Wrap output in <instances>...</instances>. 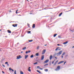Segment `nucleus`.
Instances as JSON below:
<instances>
[{"instance_id":"nucleus-51","label":"nucleus","mask_w":74,"mask_h":74,"mask_svg":"<svg viewBox=\"0 0 74 74\" xmlns=\"http://www.w3.org/2000/svg\"><path fill=\"white\" fill-rule=\"evenodd\" d=\"M45 46H47V45H45Z\"/></svg>"},{"instance_id":"nucleus-53","label":"nucleus","mask_w":74,"mask_h":74,"mask_svg":"<svg viewBox=\"0 0 74 74\" xmlns=\"http://www.w3.org/2000/svg\"><path fill=\"white\" fill-rule=\"evenodd\" d=\"M59 51H60V49H58Z\"/></svg>"},{"instance_id":"nucleus-31","label":"nucleus","mask_w":74,"mask_h":74,"mask_svg":"<svg viewBox=\"0 0 74 74\" xmlns=\"http://www.w3.org/2000/svg\"><path fill=\"white\" fill-rule=\"evenodd\" d=\"M29 71H31V70L30 69H28V70Z\"/></svg>"},{"instance_id":"nucleus-32","label":"nucleus","mask_w":74,"mask_h":74,"mask_svg":"<svg viewBox=\"0 0 74 74\" xmlns=\"http://www.w3.org/2000/svg\"><path fill=\"white\" fill-rule=\"evenodd\" d=\"M14 74H16V70H15L14 71Z\"/></svg>"},{"instance_id":"nucleus-3","label":"nucleus","mask_w":74,"mask_h":74,"mask_svg":"<svg viewBox=\"0 0 74 74\" xmlns=\"http://www.w3.org/2000/svg\"><path fill=\"white\" fill-rule=\"evenodd\" d=\"M21 58H22V57H21V56H17V58H16V59H21Z\"/></svg>"},{"instance_id":"nucleus-38","label":"nucleus","mask_w":74,"mask_h":74,"mask_svg":"<svg viewBox=\"0 0 74 74\" xmlns=\"http://www.w3.org/2000/svg\"><path fill=\"white\" fill-rule=\"evenodd\" d=\"M57 45L58 46H59V45H60V44H58Z\"/></svg>"},{"instance_id":"nucleus-50","label":"nucleus","mask_w":74,"mask_h":74,"mask_svg":"<svg viewBox=\"0 0 74 74\" xmlns=\"http://www.w3.org/2000/svg\"><path fill=\"white\" fill-rule=\"evenodd\" d=\"M1 30H2V29H0V31H1Z\"/></svg>"},{"instance_id":"nucleus-8","label":"nucleus","mask_w":74,"mask_h":74,"mask_svg":"<svg viewBox=\"0 0 74 74\" xmlns=\"http://www.w3.org/2000/svg\"><path fill=\"white\" fill-rule=\"evenodd\" d=\"M63 62H64V61H60L58 63V64H61V63H63Z\"/></svg>"},{"instance_id":"nucleus-25","label":"nucleus","mask_w":74,"mask_h":74,"mask_svg":"<svg viewBox=\"0 0 74 74\" xmlns=\"http://www.w3.org/2000/svg\"><path fill=\"white\" fill-rule=\"evenodd\" d=\"M65 55V52H64L63 53V54H62V55Z\"/></svg>"},{"instance_id":"nucleus-15","label":"nucleus","mask_w":74,"mask_h":74,"mask_svg":"<svg viewBox=\"0 0 74 74\" xmlns=\"http://www.w3.org/2000/svg\"><path fill=\"white\" fill-rule=\"evenodd\" d=\"M8 32L9 33H11V32L10 31V30H8Z\"/></svg>"},{"instance_id":"nucleus-54","label":"nucleus","mask_w":74,"mask_h":74,"mask_svg":"<svg viewBox=\"0 0 74 74\" xmlns=\"http://www.w3.org/2000/svg\"><path fill=\"white\" fill-rule=\"evenodd\" d=\"M23 52H22V51L21 52V53H23Z\"/></svg>"},{"instance_id":"nucleus-46","label":"nucleus","mask_w":74,"mask_h":74,"mask_svg":"<svg viewBox=\"0 0 74 74\" xmlns=\"http://www.w3.org/2000/svg\"><path fill=\"white\" fill-rule=\"evenodd\" d=\"M7 64L8 66H9V64Z\"/></svg>"},{"instance_id":"nucleus-45","label":"nucleus","mask_w":74,"mask_h":74,"mask_svg":"<svg viewBox=\"0 0 74 74\" xmlns=\"http://www.w3.org/2000/svg\"><path fill=\"white\" fill-rule=\"evenodd\" d=\"M31 67H29V69H31Z\"/></svg>"},{"instance_id":"nucleus-48","label":"nucleus","mask_w":74,"mask_h":74,"mask_svg":"<svg viewBox=\"0 0 74 74\" xmlns=\"http://www.w3.org/2000/svg\"><path fill=\"white\" fill-rule=\"evenodd\" d=\"M58 37H59V38H60V36H58Z\"/></svg>"},{"instance_id":"nucleus-24","label":"nucleus","mask_w":74,"mask_h":74,"mask_svg":"<svg viewBox=\"0 0 74 74\" xmlns=\"http://www.w3.org/2000/svg\"><path fill=\"white\" fill-rule=\"evenodd\" d=\"M37 71L38 72V73H40V74H41V72H40L38 70H37Z\"/></svg>"},{"instance_id":"nucleus-36","label":"nucleus","mask_w":74,"mask_h":74,"mask_svg":"<svg viewBox=\"0 0 74 74\" xmlns=\"http://www.w3.org/2000/svg\"><path fill=\"white\" fill-rule=\"evenodd\" d=\"M31 52V51L29 50L28 52V53H29V52Z\"/></svg>"},{"instance_id":"nucleus-58","label":"nucleus","mask_w":74,"mask_h":74,"mask_svg":"<svg viewBox=\"0 0 74 74\" xmlns=\"http://www.w3.org/2000/svg\"><path fill=\"white\" fill-rule=\"evenodd\" d=\"M44 10H45V8L44 9Z\"/></svg>"},{"instance_id":"nucleus-37","label":"nucleus","mask_w":74,"mask_h":74,"mask_svg":"<svg viewBox=\"0 0 74 74\" xmlns=\"http://www.w3.org/2000/svg\"><path fill=\"white\" fill-rule=\"evenodd\" d=\"M5 64H8V62H5Z\"/></svg>"},{"instance_id":"nucleus-28","label":"nucleus","mask_w":74,"mask_h":74,"mask_svg":"<svg viewBox=\"0 0 74 74\" xmlns=\"http://www.w3.org/2000/svg\"><path fill=\"white\" fill-rule=\"evenodd\" d=\"M45 71H47H47H48V70L47 69H45Z\"/></svg>"},{"instance_id":"nucleus-19","label":"nucleus","mask_w":74,"mask_h":74,"mask_svg":"<svg viewBox=\"0 0 74 74\" xmlns=\"http://www.w3.org/2000/svg\"><path fill=\"white\" fill-rule=\"evenodd\" d=\"M59 47H57L56 48V51H57V50H58V49H59Z\"/></svg>"},{"instance_id":"nucleus-14","label":"nucleus","mask_w":74,"mask_h":74,"mask_svg":"<svg viewBox=\"0 0 74 74\" xmlns=\"http://www.w3.org/2000/svg\"><path fill=\"white\" fill-rule=\"evenodd\" d=\"M32 28H34L35 27V24H33L32 25Z\"/></svg>"},{"instance_id":"nucleus-17","label":"nucleus","mask_w":74,"mask_h":74,"mask_svg":"<svg viewBox=\"0 0 74 74\" xmlns=\"http://www.w3.org/2000/svg\"><path fill=\"white\" fill-rule=\"evenodd\" d=\"M62 14H63V13L62 12H61V13H60L59 14V16H61V15H62Z\"/></svg>"},{"instance_id":"nucleus-43","label":"nucleus","mask_w":74,"mask_h":74,"mask_svg":"<svg viewBox=\"0 0 74 74\" xmlns=\"http://www.w3.org/2000/svg\"><path fill=\"white\" fill-rule=\"evenodd\" d=\"M11 70H12V71H14V70L12 69H11Z\"/></svg>"},{"instance_id":"nucleus-16","label":"nucleus","mask_w":74,"mask_h":74,"mask_svg":"<svg viewBox=\"0 0 74 74\" xmlns=\"http://www.w3.org/2000/svg\"><path fill=\"white\" fill-rule=\"evenodd\" d=\"M33 57H34V56L33 55H32L30 56L31 58H33Z\"/></svg>"},{"instance_id":"nucleus-29","label":"nucleus","mask_w":74,"mask_h":74,"mask_svg":"<svg viewBox=\"0 0 74 74\" xmlns=\"http://www.w3.org/2000/svg\"><path fill=\"white\" fill-rule=\"evenodd\" d=\"M31 32V31H28V33H30Z\"/></svg>"},{"instance_id":"nucleus-4","label":"nucleus","mask_w":74,"mask_h":74,"mask_svg":"<svg viewBox=\"0 0 74 74\" xmlns=\"http://www.w3.org/2000/svg\"><path fill=\"white\" fill-rule=\"evenodd\" d=\"M46 51V50L44 49L42 51V55H43V54H44Z\"/></svg>"},{"instance_id":"nucleus-39","label":"nucleus","mask_w":74,"mask_h":74,"mask_svg":"<svg viewBox=\"0 0 74 74\" xmlns=\"http://www.w3.org/2000/svg\"><path fill=\"white\" fill-rule=\"evenodd\" d=\"M66 63V62H65L64 64H64H65V63Z\"/></svg>"},{"instance_id":"nucleus-44","label":"nucleus","mask_w":74,"mask_h":74,"mask_svg":"<svg viewBox=\"0 0 74 74\" xmlns=\"http://www.w3.org/2000/svg\"><path fill=\"white\" fill-rule=\"evenodd\" d=\"M2 72L3 73H4V72L3 71H2Z\"/></svg>"},{"instance_id":"nucleus-33","label":"nucleus","mask_w":74,"mask_h":74,"mask_svg":"<svg viewBox=\"0 0 74 74\" xmlns=\"http://www.w3.org/2000/svg\"><path fill=\"white\" fill-rule=\"evenodd\" d=\"M9 70L10 71H11V68H9Z\"/></svg>"},{"instance_id":"nucleus-13","label":"nucleus","mask_w":74,"mask_h":74,"mask_svg":"<svg viewBox=\"0 0 74 74\" xmlns=\"http://www.w3.org/2000/svg\"><path fill=\"white\" fill-rule=\"evenodd\" d=\"M68 43V41H66L65 42H64L63 43V44H66L67 43Z\"/></svg>"},{"instance_id":"nucleus-49","label":"nucleus","mask_w":74,"mask_h":74,"mask_svg":"<svg viewBox=\"0 0 74 74\" xmlns=\"http://www.w3.org/2000/svg\"><path fill=\"white\" fill-rule=\"evenodd\" d=\"M40 69V70H42V68H40V69Z\"/></svg>"},{"instance_id":"nucleus-1","label":"nucleus","mask_w":74,"mask_h":74,"mask_svg":"<svg viewBox=\"0 0 74 74\" xmlns=\"http://www.w3.org/2000/svg\"><path fill=\"white\" fill-rule=\"evenodd\" d=\"M60 68V66H58L57 68L55 69L56 71H58V70H59Z\"/></svg>"},{"instance_id":"nucleus-22","label":"nucleus","mask_w":74,"mask_h":74,"mask_svg":"<svg viewBox=\"0 0 74 74\" xmlns=\"http://www.w3.org/2000/svg\"><path fill=\"white\" fill-rule=\"evenodd\" d=\"M29 42H32L33 41V40H29Z\"/></svg>"},{"instance_id":"nucleus-60","label":"nucleus","mask_w":74,"mask_h":74,"mask_svg":"<svg viewBox=\"0 0 74 74\" xmlns=\"http://www.w3.org/2000/svg\"><path fill=\"white\" fill-rule=\"evenodd\" d=\"M27 1H29V0H27Z\"/></svg>"},{"instance_id":"nucleus-6","label":"nucleus","mask_w":74,"mask_h":74,"mask_svg":"<svg viewBox=\"0 0 74 74\" xmlns=\"http://www.w3.org/2000/svg\"><path fill=\"white\" fill-rule=\"evenodd\" d=\"M48 62H49V60H47L44 62V63H48Z\"/></svg>"},{"instance_id":"nucleus-11","label":"nucleus","mask_w":74,"mask_h":74,"mask_svg":"<svg viewBox=\"0 0 74 74\" xmlns=\"http://www.w3.org/2000/svg\"><path fill=\"white\" fill-rule=\"evenodd\" d=\"M28 57V55H26L25 56V59H26Z\"/></svg>"},{"instance_id":"nucleus-23","label":"nucleus","mask_w":74,"mask_h":74,"mask_svg":"<svg viewBox=\"0 0 74 74\" xmlns=\"http://www.w3.org/2000/svg\"><path fill=\"white\" fill-rule=\"evenodd\" d=\"M48 64H46L45 65H44V66H48Z\"/></svg>"},{"instance_id":"nucleus-21","label":"nucleus","mask_w":74,"mask_h":74,"mask_svg":"<svg viewBox=\"0 0 74 74\" xmlns=\"http://www.w3.org/2000/svg\"><path fill=\"white\" fill-rule=\"evenodd\" d=\"M38 55H39L38 53H36V56H38Z\"/></svg>"},{"instance_id":"nucleus-7","label":"nucleus","mask_w":74,"mask_h":74,"mask_svg":"<svg viewBox=\"0 0 74 74\" xmlns=\"http://www.w3.org/2000/svg\"><path fill=\"white\" fill-rule=\"evenodd\" d=\"M17 25H18L17 24H13L12 25V26L13 27H17Z\"/></svg>"},{"instance_id":"nucleus-55","label":"nucleus","mask_w":74,"mask_h":74,"mask_svg":"<svg viewBox=\"0 0 74 74\" xmlns=\"http://www.w3.org/2000/svg\"><path fill=\"white\" fill-rule=\"evenodd\" d=\"M30 14H32V13H30Z\"/></svg>"},{"instance_id":"nucleus-34","label":"nucleus","mask_w":74,"mask_h":74,"mask_svg":"<svg viewBox=\"0 0 74 74\" xmlns=\"http://www.w3.org/2000/svg\"><path fill=\"white\" fill-rule=\"evenodd\" d=\"M2 66L4 67H5V66L4 64H2Z\"/></svg>"},{"instance_id":"nucleus-20","label":"nucleus","mask_w":74,"mask_h":74,"mask_svg":"<svg viewBox=\"0 0 74 74\" xmlns=\"http://www.w3.org/2000/svg\"><path fill=\"white\" fill-rule=\"evenodd\" d=\"M56 35H57V34H55L53 36L54 37H56Z\"/></svg>"},{"instance_id":"nucleus-63","label":"nucleus","mask_w":74,"mask_h":74,"mask_svg":"<svg viewBox=\"0 0 74 74\" xmlns=\"http://www.w3.org/2000/svg\"><path fill=\"white\" fill-rule=\"evenodd\" d=\"M1 1V0H0Z\"/></svg>"},{"instance_id":"nucleus-18","label":"nucleus","mask_w":74,"mask_h":74,"mask_svg":"<svg viewBox=\"0 0 74 74\" xmlns=\"http://www.w3.org/2000/svg\"><path fill=\"white\" fill-rule=\"evenodd\" d=\"M20 74H23V72H22V71H21L20 72Z\"/></svg>"},{"instance_id":"nucleus-9","label":"nucleus","mask_w":74,"mask_h":74,"mask_svg":"<svg viewBox=\"0 0 74 74\" xmlns=\"http://www.w3.org/2000/svg\"><path fill=\"white\" fill-rule=\"evenodd\" d=\"M58 62V60H57L56 62L53 65L55 66L56 64H57V63Z\"/></svg>"},{"instance_id":"nucleus-40","label":"nucleus","mask_w":74,"mask_h":74,"mask_svg":"<svg viewBox=\"0 0 74 74\" xmlns=\"http://www.w3.org/2000/svg\"><path fill=\"white\" fill-rule=\"evenodd\" d=\"M28 53V51H26V53Z\"/></svg>"},{"instance_id":"nucleus-62","label":"nucleus","mask_w":74,"mask_h":74,"mask_svg":"<svg viewBox=\"0 0 74 74\" xmlns=\"http://www.w3.org/2000/svg\"><path fill=\"white\" fill-rule=\"evenodd\" d=\"M55 58H56V57H55Z\"/></svg>"},{"instance_id":"nucleus-26","label":"nucleus","mask_w":74,"mask_h":74,"mask_svg":"<svg viewBox=\"0 0 74 74\" xmlns=\"http://www.w3.org/2000/svg\"><path fill=\"white\" fill-rule=\"evenodd\" d=\"M39 46H38L37 48V49H39Z\"/></svg>"},{"instance_id":"nucleus-57","label":"nucleus","mask_w":74,"mask_h":74,"mask_svg":"<svg viewBox=\"0 0 74 74\" xmlns=\"http://www.w3.org/2000/svg\"><path fill=\"white\" fill-rule=\"evenodd\" d=\"M16 11H18V10H17Z\"/></svg>"},{"instance_id":"nucleus-41","label":"nucleus","mask_w":74,"mask_h":74,"mask_svg":"<svg viewBox=\"0 0 74 74\" xmlns=\"http://www.w3.org/2000/svg\"><path fill=\"white\" fill-rule=\"evenodd\" d=\"M17 12H18V11H16V14H18Z\"/></svg>"},{"instance_id":"nucleus-61","label":"nucleus","mask_w":74,"mask_h":74,"mask_svg":"<svg viewBox=\"0 0 74 74\" xmlns=\"http://www.w3.org/2000/svg\"><path fill=\"white\" fill-rule=\"evenodd\" d=\"M20 15V16H21V15Z\"/></svg>"},{"instance_id":"nucleus-42","label":"nucleus","mask_w":74,"mask_h":74,"mask_svg":"<svg viewBox=\"0 0 74 74\" xmlns=\"http://www.w3.org/2000/svg\"><path fill=\"white\" fill-rule=\"evenodd\" d=\"M63 56L62 55V58H63Z\"/></svg>"},{"instance_id":"nucleus-35","label":"nucleus","mask_w":74,"mask_h":74,"mask_svg":"<svg viewBox=\"0 0 74 74\" xmlns=\"http://www.w3.org/2000/svg\"><path fill=\"white\" fill-rule=\"evenodd\" d=\"M55 62L54 61H53L52 62V64H53V63H54V62Z\"/></svg>"},{"instance_id":"nucleus-47","label":"nucleus","mask_w":74,"mask_h":74,"mask_svg":"<svg viewBox=\"0 0 74 74\" xmlns=\"http://www.w3.org/2000/svg\"><path fill=\"white\" fill-rule=\"evenodd\" d=\"M74 48V46H73V47H72V48Z\"/></svg>"},{"instance_id":"nucleus-2","label":"nucleus","mask_w":74,"mask_h":74,"mask_svg":"<svg viewBox=\"0 0 74 74\" xmlns=\"http://www.w3.org/2000/svg\"><path fill=\"white\" fill-rule=\"evenodd\" d=\"M62 51H60L58 53H57V55H60L61 54H62Z\"/></svg>"},{"instance_id":"nucleus-5","label":"nucleus","mask_w":74,"mask_h":74,"mask_svg":"<svg viewBox=\"0 0 74 74\" xmlns=\"http://www.w3.org/2000/svg\"><path fill=\"white\" fill-rule=\"evenodd\" d=\"M44 55H43L41 57V60H43V59H44Z\"/></svg>"},{"instance_id":"nucleus-52","label":"nucleus","mask_w":74,"mask_h":74,"mask_svg":"<svg viewBox=\"0 0 74 74\" xmlns=\"http://www.w3.org/2000/svg\"><path fill=\"white\" fill-rule=\"evenodd\" d=\"M9 12H11V11H10Z\"/></svg>"},{"instance_id":"nucleus-59","label":"nucleus","mask_w":74,"mask_h":74,"mask_svg":"<svg viewBox=\"0 0 74 74\" xmlns=\"http://www.w3.org/2000/svg\"><path fill=\"white\" fill-rule=\"evenodd\" d=\"M71 31V32H73V31Z\"/></svg>"},{"instance_id":"nucleus-12","label":"nucleus","mask_w":74,"mask_h":74,"mask_svg":"<svg viewBox=\"0 0 74 74\" xmlns=\"http://www.w3.org/2000/svg\"><path fill=\"white\" fill-rule=\"evenodd\" d=\"M52 58V56L51 55L50 56V60H51Z\"/></svg>"},{"instance_id":"nucleus-27","label":"nucleus","mask_w":74,"mask_h":74,"mask_svg":"<svg viewBox=\"0 0 74 74\" xmlns=\"http://www.w3.org/2000/svg\"><path fill=\"white\" fill-rule=\"evenodd\" d=\"M37 68H38V69H40V66H38L37 67Z\"/></svg>"},{"instance_id":"nucleus-56","label":"nucleus","mask_w":74,"mask_h":74,"mask_svg":"<svg viewBox=\"0 0 74 74\" xmlns=\"http://www.w3.org/2000/svg\"><path fill=\"white\" fill-rule=\"evenodd\" d=\"M0 51H1V49H0Z\"/></svg>"},{"instance_id":"nucleus-10","label":"nucleus","mask_w":74,"mask_h":74,"mask_svg":"<svg viewBox=\"0 0 74 74\" xmlns=\"http://www.w3.org/2000/svg\"><path fill=\"white\" fill-rule=\"evenodd\" d=\"M26 49V47H24L23 48V50H25Z\"/></svg>"},{"instance_id":"nucleus-30","label":"nucleus","mask_w":74,"mask_h":74,"mask_svg":"<svg viewBox=\"0 0 74 74\" xmlns=\"http://www.w3.org/2000/svg\"><path fill=\"white\" fill-rule=\"evenodd\" d=\"M38 63V62H36L34 64H37Z\"/></svg>"}]
</instances>
